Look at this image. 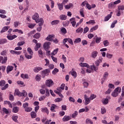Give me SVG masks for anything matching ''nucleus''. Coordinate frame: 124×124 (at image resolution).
<instances>
[{
    "label": "nucleus",
    "mask_w": 124,
    "mask_h": 124,
    "mask_svg": "<svg viewBox=\"0 0 124 124\" xmlns=\"http://www.w3.org/2000/svg\"><path fill=\"white\" fill-rule=\"evenodd\" d=\"M78 115V112L77 111H75L74 113L72 114V118H76Z\"/></svg>",
    "instance_id": "4d7b16f0"
},
{
    "label": "nucleus",
    "mask_w": 124,
    "mask_h": 124,
    "mask_svg": "<svg viewBox=\"0 0 124 124\" xmlns=\"http://www.w3.org/2000/svg\"><path fill=\"white\" fill-rule=\"evenodd\" d=\"M57 5L59 10H62L63 9V4L62 3H57Z\"/></svg>",
    "instance_id": "393cba45"
},
{
    "label": "nucleus",
    "mask_w": 124,
    "mask_h": 124,
    "mask_svg": "<svg viewBox=\"0 0 124 124\" xmlns=\"http://www.w3.org/2000/svg\"><path fill=\"white\" fill-rule=\"evenodd\" d=\"M31 117L32 119H35V118H36V113L34 111H31Z\"/></svg>",
    "instance_id": "ea45409f"
},
{
    "label": "nucleus",
    "mask_w": 124,
    "mask_h": 124,
    "mask_svg": "<svg viewBox=\"0 0 124 124\" xmlns=\"http://www.w3.org/2000/svg\"><path fill=\"white\" fill-rule=\"evenodd\" d=\"M71 119V117L68 115H65L62 119V122H68V121H70Z\"/></svg>",
    "instance_id": "1a4fd4ad"
},
{
    "label": "nucleus",
    "mask_w": 124,
    "mask_h": 124,
    "mask_svg": "<svg viewBox=\"0 0 124 124\" xmlns=\"http://www.w3.org/2000/svg\"><path fill=\"white\" fill-rule=\"evenodd\" d=\"M70 21H72L71 22V24H72L73 27H75L76 25V21H75V18H72L70 19Z\"/></svg>",
    "instance_id": "a878e982"
},
{
    "label": "nucleus",
    "mask_w": 124,
    "mask_h": 124,
    "mask_svg": "<svg viewBox=\"0 0 124 124\" xmlns=\"http://www.w3.org/2000/svg\"><path fill=\"white\" fill-rule=\"evenodd\" d=\"M85 123L86 124H93V122L91 119L90 118H87L85 120Z\"/></svg>",
    "instance_id": "b1692460"
},
{
    "label": "nucleus",
    "mask_w": 124,
    "mask_h": 124,
    "mask_svg": "<svg viewBox=\"0 0 124 124\" xmlns=\"http://www.w3.org/2000/svg\"><path fill=\"white\" fill-rule=\"evenodd\" d=\"M67 18V16L65 15H62L60 16V19L61 20H66V18Z\"/></svg>",
    "instance_id": "f704fd0d"
},
{
    "label": "nucleus",
    "mask_w": 124,
    "mask_h": 124,
    "mask_svg": "<svg viewBox=\"0 0 124 124\" xmlns=\"http://www.w3.org/2000/svg\"><path fill=\"white\" fill-rule=\"evenodd\" d=\"M4 103V104H7L9 105V107H10V108H12V104H11L10 102L8 101H5Z\"/></svg>",
    "instance_id": "c03bdc74"
},
{
    "label": "nucleus",
    "mask_w": 124,
    "mask_h": 124,
    "mask_svg": "<svg viewBox=\"0 0 124 124\" xmlns=\"http://www.w3.org/2000/svg\"><path fill=\"white\" fill-rule=\"evenodd\" d=\"M50 73V69H46L42 71V76L43 77H45V76H47L49 75V73Z\"/></svg>",
    "instance_id": "39448f33"
},
{
    "label": "nucleus",
    "mask_w": 124,
    "mask_h": 124,
    "mask_svg": "<svg viewBox=\"0 0 124 124\" xmlns=\"http://www.w3.org/2000/svg\"><path fill=\"white\" fill-rule=\"evenodd\" d=\"M25 57L26 58V59H28V60H30L31 59V58H32V55H29V54L26 53L25 54Z\"/></svg>",
    "instance_id": "13d9d810"
},
{
    "label": "nucleus",
    "mask_w": 124,
    "mask_h": 124,
    "mask_svg": "<svg viewBox=\"0 0 124 124\" xmlns=\"http://www.w3.org/2000/svg\"><path fill=\"white\" fill-rule=\"evenodd\" d=\"M59 51V48H56L53 50V51L51 53V55L52 56H55L57 53Z\"/></svg>",
    "instance_id": "8fccbe9b"
},
{
    "label": "nucleus",
    "mask_w": 124,
    "mask_h": 124,
    "mask_svg": "<svg viewBox=\"0 0 124 124\" xmlns=\"http://www.w3.org/2000/svg\"><path fill=\"white\" fill-rule=\"evenodd\" d=\"M109 89H115V85L112 83H109L108 84Z\"/></svg>",
    "instance_id": "69168bd1"
},
{
    "label": "nucleus",
    "mask_w": 124,
    "mask_h": 124,
    "mask_svg": "<svg viewBox=\"0 0 124 124\" xmlns=\"http://www.w3.org/2000/svg\"><path fill=\"white\" fill-rule=\"evenodd\" d=\"M42 112L44 113H46V114H49V110L47 108H42Z\"/></svg>",
    "instance_id": "473e14b6"
},
{
    "label": "nucleus",
    "mask_w": 124,
    "mask_h": 124,
    "mask_svg": "<svg viewBox=\"0 0 124 124\" xmlns=\"http://www.w3.org/2000/svg\"><path fill=\"white\" fill-rule=\"evenodd\" d=\"M39 27H41L43 26V24H44V20L43 18H40L39 20Z\"/></svg>",
    "instance_id": "bb28decb"
},
{
    "label": "nucleus",
    "mask_w": 124,
    "mask_h": 124,
    "mask_svg": "<svg viewBox=\"0 0 124 124\" xmlns=\"http://www.w3.org/2000/svg\"><path fill=\"white\" fill-rule=\"evenodd\" d=\"M79 42H81V38H78L75 39V41L74 42V43H79Z\"/></svg>",
    "instance_id": "338daca9"
},
{
    "label": "nucleus",
    "mask_w": 124,
    "mask_h": 124,
    "mask_svg": "<svg viewBox=\"0 0 124 124\" xmlns=\"http://www.w3.org/2000/svg\"><path fill=\"white\" fill-rule=\"evenodd\" d=\"M14 67L12 66H8L7 67V70H6V72L7 74L9 73V72H11L14 69Z\"/></svg>",
    "instance_id": "f8f14e48"
},
{
    "label": "nucleus",
    "mask_w": 124,
    "mask_h": 124,
    "mask_svg": "<svg viewBox=\"0 0 124 124\" xmlns=\"http://www.w3.org/2000/svg\"><path fill=\"white\" fill-rule=\"evenodd\" d=\"M5 80H1L0 81V87H3L4 85H5Z\"/></svg>",
    "instance_id": "de8ad7c7"
},
{
    "label": "nucleus",
    "mask_w": 124,
    "mask_h": 124,
    "mask_svg": "<svg viewBox=\"0 0 124 124\" xmlns=\"http://www.w3.org/2000/svg\"><path fill=\"white\" fill-rule=\"evenodd\" d=\"M84 99L85 100V105H88L91 102V99L90 98L88 97V96L86 94L84 95Z\"/></svg>",
    "instance_id": "6e6552de"
},
{
    "label": "nucleus",
    "mask_w": 124,
    "mask_h": 124,
    "mask_svg": "<svg viewBox=\"0 0 124 124\" xmlns=\"http://www.w3.org/2000/svg\"><path fill=\"white\" fill-rule=\"evenodd\" d=\"M98 54V52L96 51H93L91 54V57L93 59H95L96 57H97V55Z\"/></svg>",
    "instance_id": "dca6fc26"
},
{
    "label": "nucleus",
    "mask_w": 124,
    "mask_h": 124,
    "mask_svg": "<svg viewBox=\"0 0 124 124\" xmlns=\"http://www.w3.org/2000/svg\"><path fill=\"white\" fill-rule=\"evenodd\" d=\"M33 37L34 38H36V39H38V38L40 37V33H36Z\"/></svg>",
    "instance_id": "6e6d98bb"
},
{
    "label": "nucleus",
    "mask_w": 124,
    "mask_h": 124,
    "mask_svg": "<svg viewBox=\"0 0 124 124\" xmlns=\"http://www.w3.org/2000/svg\"><path fill=\"white\" fill-rule=\"evenodd\" d=\"M23 107L24 109L29 107V104L28 103H25L23 104Z\"/></svg>",
    "instance_id": "0e129e2a"
},
{
    "label": "nucleus",
    "mask_w": 124,
    "mask_h": 124,
    "mask_svg": "<svg viewBox=\"0 0 124 124\" xmlns=\"http://www.w3.org/2000/svg\"><path fill=\"white\" fill-rule=\"evenodd\" d=\"M15 94L18 95V96H25L26 97V95H28V93L27 92L23 90L22 93L19 92V90L16 89Z\"/></svg>",
    "instance_id": "f03ea898"
},
{
    "label": "nucleus",
    "mask_w": 124,
    "mask_h": 124,
    "mask_svg": "<svg viewBox=\"0 0 124 124\" xmlns=\"http://www.w3.org/2000/svg\"><path fill=\"white\" fill-rule=\"evenodd\" d=\"M60 23V20H53L51 22V24L52 25H58Z\"/></svg>",
    "instance_id": "e433bc0d"
},
{
    "label": "nucleus",
    "mask_w": 124,
    "mask_h": 124,
    "mask_svg": "<svg viewBox=\"0 0 124 124\" xmlns=\"http://www.w3.org/2000/svg\"><path fill=\"white\" fill-rule=\"evenodd\" d=\"M112 15H108L107 16L105 17L104 21L107 22V21H109L110 18H111Z\"/></svg>",
    "instance_id": "72a5a7b5"
},
{
    "label": "nucleus",
    "mask_w": 124,
    "mask_h": 124,
    "mask_svg": "<svg viewBox=\"0 0 124 124\" xmlns=\"http://www.w3.org/2000/svg\"><path fill=\"white\" fill-rule=\"evenodd\" d=\"M35 80L36 81L39 82V81L41 80V76H40L39 75H37L35 77Z\"/></svg>",
    "instance_id": "37998d69"
},
{
    "label": "nucleus",
    "mask_w": 124,
    "mask_h": 124,
    "mask_svg": "<svg viewBox=\"0 0 124 124\" xmlns=\"http://www.w3.org/2000/svg\"><path fill=\"white\" fill-rule=\"evenodd\" d=\"M25 112H27L28 113L30 112H31V111H32V108H31V107H28L26 108L25 109Z\"/></svg>",
    "instance_id": "a19ab883"
},
{
    "label": "nucleus",
    "mask_w": 124,
    "mask_h": 124,
    "mask_svg": "<svg viewBox=\"0 0 124 124\" xmlns=\"http://www.w3.org/2000/svg\"><path fill=\"white\" fill-rule=\"evenodd\" d=\"M108 76H109V73H108V72H106L104 73L103 79H104V80H106V79L108 78Z\"/></svg>",
    "instance_id": "7c9ffc66"
},
{
    "label": "nucleus",
    "mask_w": 124,
    "mask_h": 124,
    "mask_svg": "<svg viewBox=\"0 0 124 124\" xmlns=\"http://www.w3.org/2000/svg\"><path fill=\"white\" fill-rule=\"evenodd\" d=\"M20 110V108L18 107H14L13 108L12 112L13 113H18L19 110Z\"/></svg>",
    "instance_id": "2eb2a0df"
},
{
    "label": "nucleus",
    "mask_w": 124,
    "mask_h": 124,
    "mask_svg": "<svg viewBox=\"0 0 124 124\" xmlns=\"http://www.w3.org/2000/svg\"><path fill=\"white\" fill-rule=\"evenodd\" d=\"M32 18L33 20H34L36 23H39V15L37 13H35L34 15L32 16Z\"/></svg>",
    "instance_id": "20e7f679"
},
{
    "label": "nucleus",
    "mask_w": 124,
    "mask_h": 124,
    "mask_svg": "<svg viewBox=\"0 0 124 124\" xmlns=\"http://www.w3.org/2000/svg\"><path fill=\"white\" fill-rule=\"evenodd\" d=\"M118 62L120 64H124V60L122 57H120L118 59Z\"/></svg>",
    "instance_id": "052dcab7"
},
{
    "label": "nucleus",
    "mask_w": 124,
    "mask_h": 124,
    "mask_svg": "<svg viewBox=\"0 0 124 124\" xmlns=\"http://www.w3.org/2000/svg\"><path fill=\"white\" fill-rule=\"evenodd\" d=\"M33 70L36 73H37V72H39L40 70H42V68L41 67H36Z\"/></svg>",
    "instance_id": "cd10ccee"
},
{
    "label": "nucleus",
    "mask_w": 124,
    "mask_h": 124,
    "mask_svg": "<svg viewBox=\"0 0 124 124\" xmlns=\"http://www.w3.org/2000/svg\"><path fill=\"white\" fill-rule=\"evenodd\" d=\"M58 108H59V107H58L57 105L55 104H52L50 107V110L52 112H55L56 110H55V109H58Z\"/></svg>",
    "instance_id": "9d476101"
},
{
    "label": "nucleus",
    "mask_w": 124,
    "mask_h": 124,
    "mask_svg": "<svg viewBox=\"0 0 124 124\" xmlns=\"http://www.w3.org/2000/svg\"><path fill=\"white\" fill-rule=\"evenodd\" d=\"M101 113V114H105V113H106V108H105L104 107L102 108Z\"/></svg>",
    "instance_id": "680f3d73"
},
{
    "label": "nucleus",
    "mask_w": 124,
    "mask_h": 124,
    "mask_svg": "<svg viewBox=\"0 0 124 124\" xmlns=\"http://www.w3.org/2000/svg\"><path fill=\"white\" fill-rule=\"evenodd\" d=\"M121 92H122V88L120 87H118L112 93L111 95L113 97H117V96L119 95V93H121Z\"/></svg>",
    "instance_id": "f257e3e1"
},
{
    "label": "nucleus",
    "mask_w": 124,
    "mask_h": 124,
    "mask_svg": "<svg viewBox=\"0 0 124 124\" xmlns=\"http://www.w3.org/2000/svg\"><path fill=\"white\" fill-rule=\"evenodd\" d=\"M117 23H118V21L117 20L113 21V22L112 23L111 25L110 28L112 29L113 28H115V25H116Z\"/></svg>",
    "instance_id": "09e8293b"
},
{
    "label": "nucleus",
    "mask_w": 124,
    "mask_h": 124,
    "mask_svg": "<svg viewBox=\"0 0 124 124\" xmlns=\"http://www.w3.org/2000/svg\"><path fill=\"white\" fill-rule=\"evenodd\" d=\"M54 93H57V94H58L59 95V96H60V97H61L62 98H63V95H62V93L58 92V91H54Z\"/></svg>",
    "instance_id": "3c124183"
},
{
    "label": "nucleus",
    "mask_w": 124,
    "mask_h": 124,
    "mask_svg": "<svg viewBox=\"0 0 124 124\" xmlns=\"http://www.w3.org/2000/svg\"><path fill=\"white\" fill-rule=\"evenodd\" d=\"M115 7H116V5H115V4H114V3L113 2H110L109 4H108V8H115Z\"/></svg>",
    "instance_id": "58836bf2"
},
{
    "label": "nucleus",
    "mask_w": 124,
    "mask_h": 124,
    "mask_svg": "<svg viewBox=\"0 0 124 124\" xmlns=\"http://www.w3.org/2000/svg\"><path fill=\"white\" fill-rule=\"evenodd\" d=\"M83 31H84V29H83V28H78L76 31V32H77V33H82Z\"/></svg>",
    "instance_id": "c756f323"
},
{
    "label": "nucleus",
    "mask_w": 124,
    "mask_h": 124,
    "mask_svg": "<svg viewBox=\"0 0 124 124\" xmlns=\"http://www.w3.org/2000/svg\"><path fill=\"white\" fill-rule=\"evenodd\" d=\"M95 42L97 43V44H99V43H100V41H101V37H97V35H96L95 36Z\"/></svg>",
    "instance_id": "f3484780"
},
{
    "label": "nucleus",
    "mask_w": 124,
    "mask_h": 124,
    "mask_svg": "<svg viewBox=\"0 0 124 124\" xmlns=\"http://www.w3.org/2000/svg\"><path fill=\"white\" fill-rule=\"evenodd\" d=\"M55 36V35H49L46 38V40H47V41H52L53 40V37Z\"/></svg>",
    "instance_id": "a211bd4d"
},
{
    "label": "nucleus",
    "mask_w": 124,
    "mask_h": 124,
    "mask_svg": "<svg viewBox=\"0 0 124 124\" xmlns=\"http://www.w3.org/2000/svg\"><path fill=\"white\" fill-rule=\"evenodd\" d=\"M10 27L9 26H5L2 28V30L0 31V33H3V32H5V31H7L9 29H10Z\"/></svg>",
    "instance_id": "9b49d317"
},
{
    "label": "nucleus",
    "mask_w": 124,
    "mask_h": 124,
    "mask_svg": "<svg viewBox=\"0 0 124 124\" xmlns=\"http://www.w3.org/2000/svg\"><path fill=\"white\" fill-rule=\"evenodd\" d=\"M80 66H81L82 67H90V65H89V64L87 63H79Z\"/></svg>",
    "instance_id": "5701e85b"
},
{
    "label": "nucleus",
    "mask_w": 124,
    "mask_h": 124,
    "mask_svg": "<svg viewBox=\"0 0 124 124\" xmlns=\"http://www.w3.org/2000/svg\"><path fill=\"white\" fill-rule=\"evenodd\" d=\"M5 43H7V40L5 39H0V45H2L5 44Z\"/></svg>",
    "instance_id": "c85d7f7f"
},
{
    "label": "nucleus",
    "mask_w": 124,
    "mask_h": 124,
    "mask_svg": "<svg viewBox=\"0 0 124 124\" xmlns=\"http://www.w3.org/2000/svg\"><path fill=\"white\" fill-rule=\"evenodd\" d=\"M17 119H18V116H12V120L16 123H17V122H18V120H17Z\"/></svg>",
    "instance_id": "bf43d9fd"
},
{
    "label": "nucleus",
    "mask_w": 124,
    "mask_h": 124,
    "mask_svg": "<svg viewBox=\"0 0 124 124\" xmlns=\"http://www.w3.org/2000/svg\"><path fill=\"white\" fill-rule=\"evenodd\" d=\"M95 97H96V95H95L93 94H92L91 95L89 98L90 99V100H93V99H94V98H95Z\"/></svg>",
    "instance_id": "e2e57ef3"
},
{
    "label": "nucleus",
    "mask_w": 124,
    "mask_h": 124,
    "mask_svg": "<svg viewBox=\"0 0 124 124\" xmlns=\"http://www.w3.org/2000/svg\"><path fill=\"white\" fill-rule=\"evenodd\" d=\"M79 13H80L81 16H82V17H85V15H84V9H80Z\"/></svg>",
    "instance_id": "5fc2aeb1"
},
{
    "label": "nucleus",
    "mask_w": 124,
    "mask_h": 124,
    "mask_svg": "<svg viewBox=\"0 0 124 124\" xmlns=\"http://www.w3.org/2000/svg\"><path fill=\"white\" fill-rule=\"evenodd\" d=\"M27 51L29 54H30V55H33V52H32V50H31V48L30 47H28L27 48Z\"/></svg>",
    "instance_id": "a18cd8bd"
},
{
    "label": "nucleus",
    "mask_w": 124,
    "mask_h": 124,
    "mask_svg": "<svg viewBox=\"0 0 124 124\" xmlns=\"http://www.w3.org/2000/svg\"><path fill=\"white\" fill-rule=\"evenodd\" d=\"M6 62H7V57H4V58L2 60L1 63L3 64L5 63Z\"/></svg>",
    "instance_id": "49530a36"
},
{
    "label": "nucleus",
    "mask_w": 124,
    "mask_h": 124,
    "mask_svg": "<svg viewBox=\"0 0 124 124\" xmlns=\"http://www.w3.org/2000/svg\"><path fill=\"white\" fill-rule=\"evenodd\" d=\"M38 55L39 57L42 58V57L43 56V51H42V50L39 49V50L38 51Z\"/></svg>",
    "instance_id": "864d4df0"
},
{
    "label": "nucleus",
    "mask_w": 124,
    "mask_h": 124,
    "mask_svg": "<svg viewBox=\"0 0 124 124\" xmlns=\"http://www.w3.org/2000/svg\"><path fill=\"white\" fill-rule=\"evenodd\" d=\"M111 99V97L110 96H107L106 98H105L104 100L102 101V103H103L105 105H107L108 103L109 102V100Z\"/></svg>",
    "instance_id": "0eeeda50"
},
{
    "label": "nucleus",
    "mask_w": 124,
    "mask_h": 124,
    "mask_svg": "<svg viewBox=\"0 0 124 124\" xmlns=\"http://www.w3.org/2000/svg\"><path fill=\"white\" fill-rule=\"evenodd\" d=\"M46 86H47V87H52V86L54 85V81H53L52 79H48L46 82Z\"/></svg>",
    "instance_id": "423d86ee"
},
{
    "label": "nucleus",
    "mask_w": 124,
    "mask_h": 124,
    "mask_svg": "<svg viewBox=\"0 0 124 124\" xmlns=\"http://www.w3.org/2000/svg\"><path fill=\"white\" fill-rule=\"evenodd\" d=\"M21 77L23 79H29V78H30V77L29 76V75L28 74H22L21 75Z\"/></svg>",
    "instance_id": "412c9836"
},
{
    "label": "nucleus",
    "mask_w": 124,
    "mask_h": 124,
    "mask_svg": "<svg viewBox=\"0 0 124 124\" xmlns=\"http://www.w3.org/2000/svg\"><path fill=\"white\" fill-rule=\"evenodd\" d=\"M19 25H20V22L19 21H15L14 22V26L15 28H18Z\"/></svg>",
    "instance_id": "603ef678"
},
{
    "label": "nucleus",
    "mask_w": 124,
    "mask_h": 124,
    "mask_svg": "<svg viewBox=\"0 0 124 124\" xmlns=\"http://www.w3.org/2000/svg\"><path fill=\"white\" fill-rule=\"evenodd\" d=\"M87 25H93V24H95V21L93 20H90L86 22Z\"/></svg>",
    "instance_id": "79ce46f5"
},
{
    "label": "nucleus",
    "mask_w": 124,
    "mask_h": 124,
    "mask_svg": "<svg viewBox=\"0 0 124 124\" xmlns=\"http://www.w3.org/2000/svg\"><path fill=\"white\" fill-rule=\"evenodd\" d=\"M83 84L85 88H88L89 87V82L85 80H83Z\"/></svg>",
    "instance_id": "c9c22d12"
},
{
    "label": "nucleus",
    "mask_w": 124,
    "mask_h": 124,
    "mask_svg": "<svg viewBox=\"0 0 124 124\" xmlns=\"http://www.w3.org/2000/svg\"><path fill=\"white\" fill-rule=\"evenodd\" d=\"M41 47V44L37 43L34 47L35 51H38V49H39V48H40Z\"/></svg>",
    "instance_id": "aec40b11"
},
{
    "label": "nucleus",
    "mask_w": 124,
    "mask_h": 124,
    "mask_svg": "<svg viewBox=\"0 0 124 124\" xmlns=\"http://www.w3.org/2000/svg\"><path fill=\"white\" fill-rule=\"evenodd\" d=\"M103 43L104 44V46L105 47H107V46H108V45H109V44H110V43H109V41H108V40H105L103 42Z\"/></svg>",
    "instance_id": "4c0bfd02"
},
{
    "label": "nucleus",
    "mask_w": 124,
    "mask_h": 124,
    "mask_svg": "<svg viewBox=\"0 0 124 124\" xmlns=\"http://www.w3.org/2000/svg\"><path fill=\"white\" fill-rule=\"evenodd\" d=\"M50 45H51V42H46L43 45V47L46 51H48V49L50 48Z\"/></svg>",
    "instance_id": "7ed1b4c3"
},
{
    "label": "nucleus",
    "mask_w": 124,
    "mask_h": 124,
    "mask_svg": "<svg viewBox=\"0 0 124 124\" xmlns=\"http://www.w3.org/2000/svg\"><path fill=\"white\" fill-rule=\"evenodd\" d=\"M64 7L65 9H69L71 7H73V4L70 3L68 5H65Z\"/></svg>",
    "instance_id": "2f4dec72"
},
{
    "label": "nucleus",
    "mask_w": 124,
    "mask_h": 124,
    "mask_svg": "<svg viewBox=\"0 0 124 124\" xmlns=\"http://www.w3.org/2000/svg\"><path fill=\"white\" fill-rule=\"evenodd\" d=\"M25 44V42L22 41V42H19L17 43V46H23Z\"/></svg>",
    "instance_id": "774afa93"
},
{
    "label": "nucleus",
    "mask_w": 124,
    "mask_h": 124,
    "mask_svg": "<svg viewBox=\"0 0 124 124\" xmlns=\"http://www.w3.org/2000/svg\"><path fill=\"white\" fill-rule=\"evenodd\" d=\"M102 62V59H98L96 60L95 62L94 63L96 65V66H99V64L101 63Z\"/></svg>",
    "instance_id": "6ab92c4d"
},
{
    "label": "nucleus",
    "mask_w": 124,
    "mask_h": 124,
    "mask_svg": "<svg viewBox=\"0 0 124 124\" xmlns=\"http://www.w3.org/2000/svg\"><path fill=\"white\" fill-rule=\"evenodd\" d=\"M17 37V35H8L7 38L9 40H13V39H15Z\"/></svg>",
    "instance_id": "4468645a"
},
{
    "label": "nucleus",
    "mask_w": 124,
    "mask_h": 124,
    "mask_svg": "<svg viewBox=\"0 0 124 124\" xmlns=\"http://www.w3.org/2000/svg\"><path fill=\"white\" fill-rule=\"evenodd\" d=\"M98 29V25H96L95 26L93 27L90 29V32H93V31H96Z\"/></svg>",
    "instance_id": "4be33fe9"
},
{
    "label": "nucleus",
    "mask_w": 124,
    "mask_h": 124,
    "mask_svg": "<svg viewBox=\"0 0 124 124\" xmlns=\"http://www.w3.org/2000/svg\"><path fill=\"white\" fill-rule=\"evenodd\" d=\"M91 68L93 71H97L98 70V66L94 65V64L91 65Z\"/></svg>",
    "instance_id": "ddd939ff"
}]
</instances>
